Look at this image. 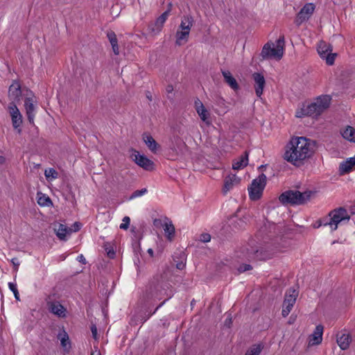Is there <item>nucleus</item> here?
Returning a JSON list of instances; mask_svg holds the SVG:
<instances>
[{
    "mask_svg": "<svg viewBox=\"0 0 355 355\" xmlns=\"http://www.w3.org/2000/svg\"><path fill=\"white\" fill-rule=\"evenodd\" d=\"M313 153L311 141L305 137H293L287 144L284 159L292 164L299 166Z\"/></svg>",
    "mask_w": 355,
    "mask_h": 355,
    "instance_id": "nucleus-1",
    "label": "nucleus"
},
{
    "mask_svg": "<svg viewBox=\"0 0 355 355\" xmlns=\"http://www.w3.org/2000/svg\"><path fill=\"white\" fill-rule=\"evenodd\" d=\"M331 100V96L329 95L320 96L311 103L303 105L301 108L296 111L295 116L297 118L306 116H318L329 107Z\"/></svg>",
    "mask_w": 355,
    "mask_h": 355,
    "instance_id": "nucleus-2",
    "label": "nucleus"
},
{
    "mask_svg": "<svg viewBox=\"0 0 355 355\" xmlns=\"http://www.w3.org/2000/svg\"><path fill=\"white\" fill-rule=\"evenodd\" d=\"M284 37L281 36L275 42H267L264 44L261 52L263 60L276 59L280 60L284 52Z\"/></svg>",
    "mask_w": 355,
    "mask_h": 355,
    "instance_id": "nucleus-3",
    "label": "nucleus"
},
{
    "mask_svg": "<svg viewBox=\"0 0 355 355\" xmlns=\"http://www.w3.org/2000/svg\"><path fill=\"white\" fill-rule=\"evenodd\" d=\"M311 191L300 192L299 191H286L282 193L279 200L282 204L302 205L311 198Z\"/></svg>",
    "mask_w": 355,
    "mask_h": 355,
    "instance_id": "nucleus-4",
    "label": "nucleus"
},
{
    "mask_svg": "<svg viewBox=\"0 0 355 355\" xmlns=\"http://www.w3.org/2000/svg\"><path fill=\"white\" fill-rule=\"evenodd\" d=\"M349 218L347 211L345 208L340 207L331 211L329 214V218L323 219L322 225H328L331 231H335L340 223L347 222Z\"/></svg>",
    "mask_w": 355,
    "mask_h": 355,
    "instance_id": "nucleus-5",
    "label": "nucleus"
},
{
    "mask_svg": "<svg viewBox=\"0 0 355 355\" xmlns=\"http://www.w3.org/2000/svg\"><path fill=\"white\" fill-rule=\"evenodd\" d=\"M267 178L265 174L261 173L257 178L252 181L248 187L249 198L252 200L260 199L266 187Z\"/></svg>",
    "mask_w": 355,
    "mask_h": 355,
    "instance_id": "nucleus-6",
    "label": "nucleus"
},
{
    "mask_svg": "<svg viewBox=\"0 0 355 355\" xmlns=\"http://www.w3.org/2000/svg\"><path fill=\"white\" fill-rule=\"evenodd\" d=\"M29 94L30 95L27 94V96L25 98L24 107L28 122L34 125L37 109V100L32 92H29Z\"/></svg>",
    "mask_w": 355,
    "mask_h": 355,
    "instance_id": "nucleus-7",
    "label": "nucleus"
},
{
    "mask_svg": "<svg viewBox=\"0 0 355 355\" xmlns=\"http://www.w3.org/2000/svg\"><path fill=\"white\" fill-rule=\"evenodd\" d=\"M317 51L320 58L325 60L328 65H332L335 61L336 54L332 53V48L330 44L321 41L318 45Z\"/></svg>",
    "mask_w": 355,
    "mask_h": 355,
    "instance_id": "nucleus-8",
    "label": "nucleus"
},
{
    "mask_svg": "<svg viewBox=\"0 0 355 355\" xmlns=\"http://www.w3.org/2000/svg\"><path fill=\"white\" fill-rule=\"evenodd\" d=\"M315 6L312 3H306L297 13L295 23L300 26L304 21L309 19L315 10Z\"/></svg>",
    "mask_w": 355,
    "mask_h": 355,
    "instance_id": "nucleus-9",
    "label": "nucleus"
},
{
    "mask_svg": "<svg viewBox=\"0 0 355 355\" xmlns=\"http://www.w3.org/2000/svg\"><path fill=\"white\" fill-rule=\"evenodd\" d=\"M131 154L132 159L140 167L146 171H151L153 169L154 163L144 155H141L137 150H132Z\"/></svg>",
    "mask_w": 355,
    "mask_h": 355,
    "instance_id": "nucleus-10",
    "label": "nucleus"
},
{
    "mask_svg": "<svg viewBox=\"0 0 355 355\" xmlns=\"http://www.w3.org/2000/svg\"><path fill=\"white\" fill-rule=\"evenodd\" d=\"M8 110L11 116L13 128L17 130L18 133H21V130L20 126L22 124V115L14 102L10 103Z\"/></svg>",
    "mask_w": 355,
    "mask_h": 355,
    "instance_id": "nucleus-11",
    "label": "nucleus"
},
{
    "mask_svg": "<svg viewBox=\"0 0 355 355\" xmlns=\"http://www.w3.org/2000/svg\"><path fill=\"white\" fill-rule=\"evenodd\" d=\"M297 296V293L295 290H290L289 293L286 295L282 311L283 317L288 315L296 302Z\"/></svg>",
    "mask_w": 355,
    "mask_h": 355,
    "instance_id": "nucleus-12",
    "label": "nucleus"
},
{
    "mask_svg": "<svg viewBox=\"0 0 355 355\" xmlns=\"http://www.w3.org/2000/svg\"><path fill=\"white\" fill-rule=\"evenodd\" d=\"M252 78L254 81V90L256 95L261 97L263 94V89L266 85V80L263 75L261 73H254Z\"/></svg>",
    "mask_w": 355,
    "mask_h": 355,
    "instance_id": "nucleus-13",
    "label": "nucleus"
},
{
    "mask_svg": "<svg viewBox=\"0 0 355 355\" xmlns=\"http://www.w3.org/2000/svg\"><path fill=\"white\" fill-rule=\"evenodd\" d=\"M323 326L318 324L315 327L313 332L309 336V345H318L322 341Z\"/></svg>",
    "mask_w": 355,
    "mask_h": 355,
    "instance_id": "nucleus-14",
    "label": "nucleus"
},
{
    "mask_svg": "<svg viewBox=\"0 0 355 355\" xmlns=\"http://www.w3.org/2000/svg\"><path fill=\"white\" fill-rule=\"evenodd\" d=\"M195 108L196 110L199 115L200 119L205 122L206 124H210L209 116L210 114L207 111V110L204 106L203 103L199 100L197 99L195 101Z\"/></svg>",
    "mask_w": 355,
    "mask_h": 355,
    "instance_id": "nucleus-15",
    "label": "nucleus"
},
{
    "mask_svg": "<svg viewBox=\"0 0 355 355\" xmlns=\"http://www.w3.org/2000/svg\"><path fill=\"white\" fill-rule=\"evenodd\" d=\"M57 338L60 341V345L65 352H69L71 344L67 332L62 327L58 332Z\"/></svg>",
    "mask_w": 355,
    "mask_h": 355,
    "instance_id": "nucleus-16",
    "label": "nucleus"
},
{
    "mask_svg": "<svg viewBox=\"0 0 355 355\" xmlns=\"http://www.w3.org/2000/svg\"><path fill=\"white\" fill-rule=\"evenodd\" d=\"M49 311L58 318L67 317V309L58 302H53L49 304Z\"/></svg>",
    "mask_w": 355,
    "mask_h": 355,
    "instance_id": "nucleus-17",
    "label": "nucleus"
},
{
    "mask_svg": "<svg viewBox=\"0 0 355 355\" xmlns=\"http://www.w3.org/2000/svg\"><path fill=\"white\" fill-rule=\"evenodd\" d=\"M170 14V9H167L155 20L153 27L151 28L153 33H159Z\"/></svg>",
    "mask_w": 355,
    "mask_h": 355,
    "instance_id": "nucleus-18",
    "label": "nucleus"
},
{
    "mask_svg": "<svg viewBox=\"0 0 355 355\" xmlns=\"http://www.w3.org/2000/svg\"><path fill=\"white\" fill-rule=\"evenodd\" d=\"M21 95V85L18 81L15 80L8 89L9 98L13 101H19Z\"/></svg>",
    "mask_w": 355,
    "mask_h": 355,
    "instance_id": "nucleus-19",
    "label": "nucleus"
},
{
    "mask_svg": "<svg viewBox=\"0 0 355 355\" xmlns=\"http://www.w3.org/2000/svg\"><path fill=\"white\" fill-rule=\"evenodd\" d=\"M194 19L191 15H185L181 18V22L178 26V30L190 33L191 29L193 25Z\"/></svg>",
    "mask_w": 355,
    "mask_h": 355,
    "instance_id": "nucleus-20",
    "label": "nucleus"
},
{
    "mask_svg": "<svg viewBox=\"0 0 355 355\" xmlns=\"http://www.w3.org/2000/svg\"><path fill=\"white\" fill-rule=\"evenodd\" d=\"M239 182L240 179L236 175H227L224 181V186L223 188V193L226 194L234 185L238 184Z\"/></svg>",
    "mask_w": 355,
    "mask_h": 355,
    "instance_id": "nucleus-21",
    "label": "nucleus"
},
{
    "mask_svg": "<svg viewBox=\"0 0 355 355\" xmlns=\"http://www.w3.org/2000/svg\"><path fill=\"white\" fill-rule=\"evenodd\" d=\"M337 343L341 349L345 350L349 348L352 341L351 336L349 334H343L340 336L337 335Z\"/></svg>",
    "mask_w": 355,
    "mask_h": 355,
    "instance_id": "nucleus-22",
    "label": "nucleus"
},
{
    "mask_svg": "<svg viewBox=\"0 0 355 355\" xmlns=\"http://www.w3.org/2000/svg\"><path fill=\"white\" fill-rule=\"evenodd\" d=\"M142 138L149 150L153 153H156L158 150L159 145L154 138L150 135L146 133L143 135Z\"/></svg>",
    "mask_w": 355,
    "mask_h": 355,
    "instance_id": "nucleus-23",
    "label": "nucleus"
},
{
    "mask_svg": "<svg viewBox=\"0 0 355 355\" xmlns=\"http://www.w3.org/2000/svg\"><path fill=\"white\" fill-rule=\"evenodd\" d=\"M248 164V153L245 152L238 159L235 160L232 164L234 170H240L245 168Z\"/></svg>",
    "mask_w": 355,
    "mask_h": 355,
    "instance_id": "nucleus-24",
    "label": "nucleus"
},
{
    "mask_svg": "<svg viewBox=\"0 0 355 355\" xmlns=\"http://www.w3.org/2000/svg\"><path fill=\"white\" fill-rule=\"evenodd\" d=\"M355 165V158L350 157L347 160L340 163L339 166V171L340 174H344L349 172L352 167Z\"/></svg>",
    "mask_w": 355,
    "mask_h": 355,
    "instance_id": "nucleus-25",
    "label": "nucleus"
},
{
    "mask_svg": "<svg viewBox=\"0 0 355 355\" xmlns=\"http://www.w3.org/2000/svg\"><path fill=\"white\" fill-rule=\"evenodd\" d=\"M190 33H187L186 31L177 30L175 37V44L177 46H182L186 42H187L189 37Z\"/></svg>",
    "mask_w": 355,
    "mask_h": 355,
    "instance_id": "nucleus-26",
    "label": "nucleus"
},
{
    "mask_svg": "<svg viewBox=\"0 0 355 355\" xmlns=\"http://www.w3.org/2000/svg\"><path fill=\"white\" fill-rule=\"evenodd\" d=\"M222 74L224 77L225 81L233 89L236 90L239 88V85L236 79L232 76L230 71L225 70L222 71Z\"/></svg>",
    "mask_w": 355,
    "mask_h": 355,
    "instance_id": "nucleus-27",
    "label": "nucleus"
},
{
    "mask_svg": "<svg viewBox=\"0 0 355 355\" xmlns=\"http://www.w3.org/2000/svg\"><path fill=\"white\" fill-rule=\"evenodd\" d=\"M340 133L345 139L351 142H355V128L353 127L347 125Z\"/></svg>",
    "mask_w": 355,
    "mask_h": 355,
    "instance_id": "nucleus-28",
    "label": "nucleus"
},
{
    "mask_svg": "<svg viewBox=\"0 0 355 355\" xmlns=\"http://www.w3.org/2000/svg\"><path fill=\"white\" fill-rule=\"evenodd\" d=\"M71 232V229L63 224H59L58 229H56V235L60 240H66L67 235Z\"/></svg>",
    "mask_w": 355,
    "mask_h": 355,
    "instance_id": "nucleus-29",
    "label": "nucleus"
},
{
    "mask_svg": "<svg viewBox=\"0 0 355 355\" xmlns=\"http://www.w3.org/2000/svg\"><path fill=\"white\" fill-rule=\"evenodd\" d=\"M166 236L171 241L175 234V227L171 222L165 223L163 226Z\"/></svg>",
    "mask_w": 355,
    "mask_h": 355,
    "instance_id": "nucleus-30",
    "label": "nucleus"
},
{
    "mask_svg": "<svg viewBox=\"0 0 355 355\" xmlns=\"http://www.w3.org/2000/svg\"><path fill=\"white\" fill-rule=\"evenodd\" d=\"M37 203L42 207H49L52 204L50 198L44 194L38 193Z\"/></svg>",
    "mask_w": 355,
    "mask_h": 355,
    "instance_id": "nucleus-31",
    "label": "nucleus"
},
{
    "mask_svg": "<svg viewBox=\"0 0 355 355\" xmlns=\"http://www.w3.org/2000/svg\"><path fill=\"white\" fill-rule=\"evenodd\" d=\"M263 346L261 344L253 345L249 349L245 355H259L262 350Z\"/></svg>",
    "mask_w": 355,
    "mask_h": 355,
    "instance_id": "nucleus-32",
    "label": "nucleus"
},
{
    "mask_svg": "<svg viewBox=\"0 0 355 355\" xmlns=\"http://www.w3.org/2000/svg\"><path fill=\"white\" fill-rule=\"evenodd\" d=\"M44 175L47 180H55L58 178V172L53 168L46 169Z\"/></svg>",
    "mask_w": 355,
    "mask_h": 355,
    "instance_id": "nucleus-33",
    "label": "nucleus"
},
{
    "mask_svg": "<svg viewBox=\"0 0 355 355\" xmlns=\"http://www.w3.org/2000/svg\"><path fill=\"white\" fill-rule=\"evenodd\" d=\"M259 252L258 250L252 249L250 250L249 249H247L245 257L248 259H261L262 257H259Z\"/></svg>",
    "mask_w": 355,
    "mask_h": 355,
    "instance_id": "nucleus-34",
    "label": "nucleus"
},
{
    "mask_svg": "<svg viewBox=\"0 0 355 355\" xmlns=\"http://www.w3.org/2000/svg\"><path fill=\"white\" fill-rule=\"evenodd\" d=\"M9 289L13 293L15 298L17 300H19V293L17 290V284L15 282H9L8 283Z\"/></svg>",
    "mask_w": 355,
    "mask_h": 355,
    "instance_id": "nucleus-35",
    "label": "nucleus"
},
{
    "mask_svg": "<svg viewBox=\"0 0 355 355\" xmlns=\"http://www.w3.org/2000/svg\"><path fill=\"white\" fill-rule=\"evenodd\" d=\"M147 189L146 188H144V189H141L140 190H136L135 191H134L132 195L130 196L129 199L130 200H133L136 198H138V197H140V196H144V194H146L147 193Z\"/></svg>",
    "mask_w": 355,
    "mask_h": 355,
    "instance_id": "nucleus-36",
    "label": "nucleus"
},
{
    "mask_svg": "<svg viewBox=\"0 0 355 355\" xmlns=\"http://www.w3.org/2000/svg\"><path fill=\"white\" fill-rule=\"evenodd\" d=\"M107 37L111 44H115L118 42V40L116 35L114 31H108L107 33Z\"/></svg>",
    "mask_w": 355,
    "mask_h": 355,
    "instance_id": "nucleus-37",
    "label": "nucleus"
},
{
    "mask_svg": "<svg viewBox=\"0 0 355 355\" xmlns=\"http://www.w3.org/2000/svg\"><path fill=\"white\" fill-rule=\"evenodd\" d=\"M130 223V218L129 216H125L123 217L122 220V223L120 225V228L121 230H128Z\"/></svg>",
    "mask_w": 355,
    "mask_h": 355,
    "instance_id": "nucleus-38",
    "label": "nucleus"
},
{
    "mask_svg": "<svg viewBox=\"0 0 355 355\" xmlns=\"http://www.w3.org/2000/svg\"><path fill=\"white\" fill-rule=\"evenodd\" d=\"M159 286L157 285L156 287H155L154 291H151V295L153 297L156 298H160V295L162 294V291L159 290Z\"/></svg>",
    "mask_w": 355,
    "mask_h": 355,
    "instance_id": "nucleus-39",
    "label": "nucleus"
},
{
    "mask_svg": "<svg viewBox=\"0 0 355 355\" xmlns=\"http://www.w3.org/2000/svg\"><path fill=\"white\" fill-rule=\"evenodd\" d=\"M200 239L203 243H207L211 240V236L209 234H202L200 236Z\"/></svg>",
    "mask_w": 355,
    "mask_h": 355,
    "instance_id": "nucleus-40",
    "label": "nucleus"
},
{
    "mask_svg": "<svg viewBox=\"0 0 355 355\" xmlns=\"http://www.w3.org/2000/svg\"><path fill=\"white\" fill-rule=\"evenodd\" d=\"M252 269V266L250 264H243L242 266H241L239 268V272H245L247 270H250Z\"/></svg>",
    "mask_w": 355,
    "mask_h": 355,
    "instance_id": "nucleus-41",
    "label": "nucleus"
},
{
    "mask_svg": "<svg viewBox=\"0 0 355 355\" xmlns=\"http://www.w3.org/2000/svg\"><path fill=\"white\" fill-rule=\"evenodd\" d=\"M91 331L92 334V336L95 340L98 339L97 336V328L95 324H92L91 327Z\"/></svg>",
    "mask_w": 355,
    "mask_h": 355,
    "instance_id": "nucleus-42",
    "label": "nucleus"
},
{
    "mask_svg": "<svg viewBox=\"0 0 355 355\" xmlns=\"http://www.w3.org/2000/svg\"><path fill=\"white\" fill-rule=\"evenodd\" d=\"M111 45H112V48L114 53L116 55H119V48L118 42L111 44Z\"/></svg>",
    "mask_w": 355,
    "mask_h": 355,
    "instance_id": "nucleus-43",
    "label": "nucleus"
},
{
    "mask_svg": "<svg viewBox=\"0 0 355 355\" xmlns=\"http://www.w3.org/2000/svg\"><path fill=\"white\" fill-rule=\"evenodd\" d=\"M185 266H186V263L184 262L183 261H180L176 263V268L179 270L184 269L185 268Z\"/></svg>",
    "mask_w": 355,
    "mask_h": 355,
    "instance_id": "nucleus-44",
    "label": "nucleus"
},
{
    "mask_svg": "<svg viewBox=\"0 0 355 355\" xmlns=\"http://www.w3.org/2000/svg\"><path fill=\"white\" fill-rule=\"evenodd\" d=\"M11 262L14 265L15 270H17L18 267L19 266V262L18 261V259L17 258H12L11 259Z\"/></svg>",
    "mask_w": 355,
    "mask_h": 355,
    "instance_id": "nucleus-45",
    "label": "nucleus"
},
{
    "mask_svg": "<svg viewBox=\"0 0 355 355\" xmlns=\"http://www.w3.org/2000/svg\"><path fill=\"white\" fill-rule=\"evenodd\" d=\"M77 260L83 263V264H85L86 263V259L85 258V257L83 255V254H79L78 257H77Z\"/></svg>",
    "mask_w": 355,
    "mask_h": 355,
    "instance_id": "nucleus-46",
    "label": "nucleus"
},
{
    "mask_svg": "<svg viewBox=\"0 0 355 355\" xmlns=\"http://www.w3.org/2000/svg\"><path fill=\"white\" fill-rule=\"evenodd\" d=\"M73 225H74V230H73V232H77V231H78L80 229V223H75Z\"/></svg>",
    "mask_w": 355,
    "mask_h": 355,
    "instance_id": "nucleus-47",
    "label": "nucleus"
},
{
    "mask_svg": "<svg viewBox=\"0 0 355 355\" xmlns=\"http://www.w3.org/2000/svg\"><path fill=\"white\" fill-rule=\"evenodd\" d=\"M5 157L3 156L0 155V164H2L5 162Z\"/></svg>",
    "mask_w": 355,
    "mask_h": 355,
    "instance_id": "nucleus-48",
    "label": "nucleus"
},
{
    "mask_svg": "<svg viewBox=\"0 0 355 355\" xmlns=\"http://www.w3.org/2000/svg\"><path fill=\"white\" fill-rule=\"evenodd\" d=\"M147 252H148V253L151 257H153V249L149 248V249L148 250V251H147Z\"/></svg>",
    "mask_w": 355,
    "mask_h": 355,
    "instance_id": "nucleus-49",
    "label": "nucleus"
},
{
    "mask_svg": "<svg viewBox=\"0 0 355 355\" xmlns=\"http://www.w3.org/2000/svg\"><path fill=\"white\" fill-rule=\"evenodd\" d=\"M92 355H101V352L98 350H96L95 352L92 353Z\"/></svg>",
    "mask_w": 355,
    "mask_h": 355,
    "instance_id": "nucleus-50",
    "label": "nucleus"
},
{
    "mask_svg": "<svg viewBox=\"0 0 355 355\" xmlns=\"http://www.w3.org/2000/svg\"><path fill=\"white\" fill-rule=\"evenodd\" d=\"M171 8H172V3H169L168 4V8L167 9H170V12L171 11Z\"/></svg>",
    "mask_w": 355,
    "mask_h": 355,
    "instance_id": "nucleus-51",
    "label": "nucleus"
},
{
    "mask_svg": "<svg viewBox=\"0 0 355 355\" xmlns=\"http://www.w3.org/2000/svg\"><path fill=\"white\" fill-rule=\"evenodd\" d=\"M173 89L172 87H168V92H171Z\"/></svg>",
    "mask_w": 355,
    "mask_h": 355,
    "instance_id": "nucleus-52",
    "label": "nucleus"
},
{
    "mask_svg": "<svg viewBox=\"0 0 355 355\" xmlns=\"http://www.w3.org/2000/svg\"><path fill=\"white\" fill-rule=\"evenodd\" d=\"M162 304H159V306L156 309V310H157L159 307L162 306Z\"/></svg>",
    "mask_w": 355,
    "mask_h": 355,
    "instance_id": "nucleus-53",
    "label": "nucleus"
}]
</instances>
